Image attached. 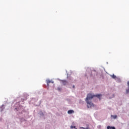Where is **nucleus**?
<instances>
[{"label":"nucleus","instance_id":"f257e3e1","mask_svg":"<svg viewBox=\"0 0 129 129\" xmlns=\"http://www.w3.org/2000/svg\"><path fill=\"white\" fill-rule=\"evenodd\" d=\"M102 96V95L101 94H97L96 95H92V94H88L87 95V97L86 98V102L87 103V107L88 108L89 107H92V106H94L92 102H91V99L93 98V97H97L100 100V97Z\"/></svg>","mask_w":129,"mask_h":129},{"label":"nucleus","instance_id":"9b49d317","mask_svg":"<svg viewBox=\"0 0 129 129\" xmlns=\"http://www.w3.org/2000/svg\"><path fill=\"white\" fill-rule=\"evenodd\" d=\"M127 85H128V86L129 87V81L127 82Z\"/></svg>","mask_w":129,"mask_h":129},{"label":"nucleus","instance_id":"1a4fd4ad","mask_svg":"<svg viewBox=\"0 0 129 129\" xmlns=\"http://www.w3.org/2000/svg\"><path fill=\"white\" fill-rule=\"evenodd\" d=\"M76 126H71V128H75Z\"/></svg>","mask_w":129,"mask_h":129},{"label":"nucleus","instance_id":"39448f33","mask_svg":"<svg viewBox=\"0 0 129 129\" xmlns=\"http://www.w3.org/2000/svg\"><path fill=\"white\" fill-rule=\"evenodd\" d=\"M107 129H115V128L114 127H112V126H108L107 127Z\"/></svg>","mask_w":129,"mask_h":129},{"label":"nucleus","instance_id":"4468645a","mask_svg":"<svg viewBox=\"0 0 129 129\" xmlns=\"http://www.w3.org/2000/svg\"><path fill=\"white\" fill-rule=\"evenodd\" d=\"M75 129H77V128H75Z\"/></svg>","mask_w":129,"mask_h":129},{"label":"nucleus","instance_id":"f8f14e48","mask_svg":"<svg viewBox=\"0 0 129 129\" xmlns=\"http://www.w3.org/2000/svg\"><path fill=\"white\" fill-rule=\"evenodd\" d=\"M73 88H75V85L73 86Z\"/></svg>","mask_w":129,"mask_h":129},{"label":"nucleus","instance_id":"7ed1b4c3","mask_svg":"<svg viewBox=\"0 0 129 129\" xmlns=\"http://www.w3.org/2000/svg\"><path fill=\"white\" fill-rule=\"evenodd\" d=\"M69 114H71V113H74V111L73 110H70L68 111Z\"/></svg>","mask_w":129,"mask_h":129},{"label":"nucleus","instance_id":"0eeeda50","mask_svg":"<svg viewBox=\"0 0 129 129\" xmlns=\"http://www.w3.org/2000/svg\"><path fill=\"white\" fill-rule=\"evenodd\" d=\"M111 77L113 78V79H115L116 78V76L114 75H111Z\"/></svg>","mask_w":129,"mask_h":129},{"label":"nucleus","instance_id":"423d86ee","mask_svg":"<svg viewBox=\"0 0 129 129\" xmlns=\"http://www.w3.org/2000/svg\"><path fill=\"white\" fill-rule=\"evenodd\" d=\"M62 82L63 85H66L67 84V81H66L65 80L62 81Z\"/></svg>","mask_w":129,"mask_h":129},{"label":"nucleus","instance_id":"6e6552de","mask_svg":"<svg viewBox=\"0 0 129 129\" xmlns=\"http://www.w3.org/2000/svg\"><path fill=\"white\" fill-rule=\"evenodd\" d=\"M126 93H129V87H128V89L126 90Z\"/></svg>","mask_w":129,"mask_h":129},{"label":"nucleus","instance_id":"9d476101","mask_svg":"<svg viewBox=\"0 0 129 129\" xmlns=\"http://www.w3.org/2000/svg\"><path fill=\"white\" fill-rule=\"evenodd\" d=\"M80 128L85 129V128L84 127H80Z\"/></svg>","mask_w":129,"mask_h":129},{"label":"nucleus","instance_id":"ddd939ff","mask_svg":"<svg viewBox=\"0 0 129 129\" xmlns=\"http://www.w3.org/2000/svg\"><path fill=\"white\" fill-rule=\"evenodd\" d=\"M85 129H89V127H87L85 128Z\"/></svg>","mask_w":129,"mask_h":129},{"label":"nucleus","instance_id":"20e7f679","mask_svg":"<svg viewBox=\"0 0 129 129\" xmlns=\"http://www.w3.org/2000/svg\"><path fill=\"white\" fill-rule=\"evenodd\" d=\"M111 117H113V119H115L116 118H117V115H111Z\"/></svg>","mask_w":129,"mask_h":129},{"label":"nucleus","instance_id":"f03ea898","mask_svg":"<svg viewBox=\"0 0 129 129\" xmlns=\"http://www.w3.org/2000/svg\"><path fill=\"white\" fill-rule=\"evenodd\" d=\"M46 83H47V86H49V83H54V81H51V80H46Z\"/></svg>","mask_w":129,"mask_h":129}]
</instances>
